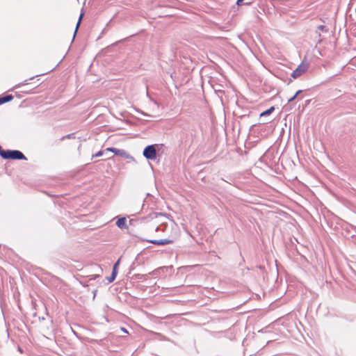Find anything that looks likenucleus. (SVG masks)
I'll list each match as a JSON object with an SVG mask.
<instances>
[{
	"label": "nucleus",
	"instance_id": "nucleus-1",
	"mask_svg": "<svg viewBox=\"0 0 356 356\" xmlns=\"http://www.w3.org/2000/svg\"><path fill=\"white\" fill-rule=\"evenodd\" d=\"M163 147V144L147 145L145 147L143 155L148 160H154L156 158V152Z\"/></svg>",
	"mask_w": 356,
	"mask_h": 356
},
{
	"label": "nucleus",
	"instance_id": "nucleus-2",
	"mask_svg": "<svg viewBox=\"0 0 356 356\" xmlns=\"http://www.w3.org/2000/svg\"><path fill=\"white\" fill-rule=\"evenodd\" d=\"M0 156L4 159L26 160V157L19 150L3 149L0 152Z\"/></svg>",
	"mask_w": 356,
	"mask_h": 356
},
{
	"label": "nucleus",
	"instance_id": "nucleus-3",
	"mask_svg": "<svg viewBox=\"0 0 356 356\" xmlns=\"http://www.w3.org/2000/svg\"><path fill=\"white\" fill-rule=\"evenodd\" d=\"M309 64L307 63L302 62L292 72L291 76L294 79L299 77L307 70Z\"/></svg>",
	"mask_w": 356,
	"mask_h": 356
},
{
	"label": "nucleus",
	"instance_id": "nucleus-4",
	"mask_svg": "<svg viewBox=\"0 0 356 356\" xmlns=\"http://www.w3.org/2000/svg\"><path fill=\"white\" fill-rule=\"evenodd\" d=\"M106 151L112 152L115 155L120 156L124 159H133V157L128 152H127L124 149H117L115 147H108L106 149Z\"/></svg>",
	"mask_w": 356,
	"mask_h": 356
},
{
	"label": "nucleus",
	"instance_id": "nucleus-5",
	"mask_svg": "<svg viewBox=\"0 0 356 356\" xmlns=\"http://www.w3.org/2000/svg\"><path fill=\"white\" fill-rule=\"evenodd\" d=\"M146 241L157 245H163L171 244L173 243L172 240L170 239H160V240H145Z\"/></svg>",
	"mask_w": 356,
	"mask_h": 356
},
{
	"label": "nucleus",
	"instance_id": "nucleus-6",
	"mask_svg": "<svg viewBox=\"0 0 356 356\" xmlns=\"http://www.w3.org/2000/svg\"><path fill=\"white\" fill-rule=\"evenodd\" d=\"M116 225L120 229L127 228V226L126 225V218H119L116 222Z\"/></svg>",
	"mask_w": 356,
	"mask_h": 356
},
{
	"label": "nucleus",
	"instance_id": "nucleus-7",
	"mask_svg": "<svg viewBox=\"0 0 356 356\" xmlns=\"http://www.w3.org/2000/svg\"><path fill=\"white\" fill-rule=\"evenodd\" d=\"M13 99L12 95H6L5 96L0 97L1 104L7 103Z\"/></svg>",
	"mask_w": 356,
	"mask_h": 356
},
{
	"label": "nucleus",
	"instance_id": "nucleus-8",
	"mask_svg": "<svg viewBox=\"0 0 356 356\" xmlns=\"http://www.w3.org/2000/svg\"><path fill=\"white\" fill-rule=\"evenodd\" d=\"M83 16V13H81V15H80V17H79V20H78V22H77V24H76V29H75V31H74V35H73L72 41L74 40V38H75V35H76V34L77 30H78V29H79V25H80V24H81V19H82Z\"/></svg>",
	"mask_w": 356,
	"mask_h": 356
},
{
	"label": "nucleus",
	"instance_id": "nucleus-9",
	"mask_svg": "<svg viewBox=\"0 0 356 356\" xmlns=\"http://www.w3.org/2000/svg\"><path fill=\"white\" fill-rule=\"evenodd\" d=\"M117 273H118L117 271L112 270V273H111V276L107 277V280L109 283H111L112 282H113L115 280Z\"/></svg>",
	"mask_w": 356,
	"mask_h": 356
},
{
	"label": "nucleus",
	"instance_id": "nucleus-10",
	"mask_svg": "<svg viewBox=\"0 0 356 356\" xmlns=\"http://www.w3.org/2000/svg\"><path fill=\"white\" fill-rule=\"evenodd\" d=\"M275 110V108L273 106H271L270 108L267 109L266 111L262 112L261 113V116H266L270 115L273 111Z\"/></svg>",
	"mask_w": 356,
	"mask_h": 356
},
{
	"label": "nucleus",
	"instance_id": "nucleus-11",
	"mask_svg": "<svg viewBox=\"0 0 356 356\" xmlns=\"http://www.w3.org/2000/svg\"><path fill=\"white\" fill-rule=\"evenodd\" d=\"M302 92V90H298L293 97H291V98L289 99V102H293L298 97V95L299 94H300Z\"/></svg>",
	"mask_w": 356,
	"mask_h": 356
},
{
	"label": "nucleus",
	"instance_id": "nucleus-12",
	"mask_svg": "<svg viewBox=\"0 0 356 356\" xmlns=\"http://www.w3.org/2000/svg\"><path fill=\"white\" fill-rule=\"evenodd\" d=\"M243 1L244 0H237L236 4L238 6H241L242 4H244V5H251L252 3V1H248V2H245V3H243Z\"/></svg>",
	"mask_w": 356,
	"mask_h": 356
},
{
	"label": "nucleus",
	"instance_id": "nucleus-13",
	"mask_svg": "<svg viewBox=\"0 0 356 356\" xmlns=\"http://www.w3.org/2000/svg\"><path fill=\"white\" fill-rule=\"evenodd\" d=\"M120 264V259H118L113 265V270H115V271H117L118 272V266Z\"/></svg>",
	"mask_w": 356,
	"mask_h": 356
},
{
	"label": "nucleus",
	"instance_id": "nucleus-14",
	"mask_svg": "<svg viewBox=\"0 0 356 356\" xmlns=\"http://www.w3.org/2000/svg\"><path fill=\"white\" fill-rule=\"evenodd\" d=\"M102 154H103V152L99 151V152H98L95 155V156H96V157L101 156Z\"/></svg>",
	"mask_w": 356,
	"mask_h": 356
},
{
	"label": "nucleus",
	"instance_id": "nucleus-15",
	"mask_svg": "<svg viewBox=\"0 0 356 356\" xmlns=\"http://www.w3.org/2000/svg\"><path fill=\"white\" fill-rule=\"evenodd\" d=\"M99 275H93L90 276V280H95L96 277H98Z\"/></svg>",
	"mask_w": 356,
	"mask_h": 356
},
{
	"label": "nucleus",
	"instance_id": "nucleus-16",
	"mask_svg": "<svg viewBox=\"0 0 356 356\" xmlns=\"http://www.w3.org/2000/svg\"><path fill=\"white\" fill-rule=\"evenodd\" d=\"M121 330H122L123 332H124V333H128L127 330L126 328H124V327H121Z\"/></svg>",
	"mask_w": 356,
	"mask_h": 356
},
{
	"label": "nucleus",
	"instance_id": "nucleus-17",
	"mask_svg": "<svg viewBox=\"0 0 356 356\" xmlns=\"http://www.w3.org/2000/svg\"><path fill=\"white\" fill-rule=\"evenodd\" d=\"M324 28H325V26H323V25H321V26H318V29H321V30H323V29H324Z\"/></svg>",
	"mask_w": 356,
	"mask_h": 356
},
{
	"label": "nucleus",
	"instance_id": "nucleus-18",
	"mask_svg": "<svg viewBox=\"0 0 356 356\" xmlns=\"http://www.w3.org/2000/svg\"><path fill=\"white\" fill-rule=\"evenodd\" d=\"M160 229H161V227H160V226H158V227H156V228L155 229V231H156V232H158V231H159Z\"/></svg>",
	"mask_w": 356,
	"mask_h": 356
},
{
	"label": "nucleus",
	"instance_id": "nucleus-19",
	"mask_svg": "<svg viewBox=\"0 0 356 356\" xmlns=\"http://www.w3.org/2000/svg\"><path fill=\"white\" fill-rule=\"evenodd\" d=\"M18 350H19L20 353H23L22 349L19 346L18 347Z\"/></svg>",
	"mask_w": 356,
	"mask_h": 356
},
{
	"label": "nucleus",
	"instance_id": "nucleus-20",
	"mask_svg": "<svg viewBox=\"0 0 356 356\" xmlns=\"http://www.w3.org/2000/svg\"><path fill=\"white\" fill-rule=\"evenodd\" d=\"M96 293H97V290H95V291H93L94 298H95V296H96Z\"/></svg>",
	"mask_w": 356,
	"mask_h": 356
}]
</instances>
